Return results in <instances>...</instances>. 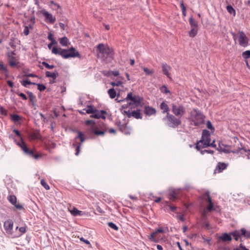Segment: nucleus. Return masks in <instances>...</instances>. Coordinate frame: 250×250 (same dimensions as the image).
<instances>
[{
  "label": "nucleus",
  "mask_w": 250,
  "mask_h": 250,
  "mask_svg": "<svg viewBox=\"0 0 250 250\" xmlns=\"http://www.w3.org/2000/svg\"><path fill=\"white\" fill-rule=\"evenodd\" d=\"M56 44H52L50 42L48 44V47L49 49H52V53L55 55H60L64 59H67L70 58H82V56L80 53L76 50V49L72 46L68 49H62L57 46H54L53 45Z\"/></svg>",
  "instance_id": "f257e3e1"
},
{
  "label": "nucleus",
  "mask_w": 250,
  "mask_h": 250,
  "mask_svg": "<svg viewBox=\"0 0 250 250\" xmlns=\"http://www.w3.org/2000/svg\"><path fill=\"white\" fill-rule=\"evenodd\" d=\"M96 52L97 57L105 63L111 62L114 59V50L107 45L105 46L103 43L98 44L96 47Z\"/></svg>",
  "instance_id": "f03ea898"
},
{
  "label": "nucleus",
  "mask_w": 250,
  "mask_h": 250,
  "mask_svg": "<svg viewBox=\"0 0 250 250\" xmlns=\"http://www.w3.org/2000/svg\"><path fill=\"white\" fill-rule=\"evenodd\" d=\"M206 116L203 112L198 108H193L190 112L188 120L190 122L191 125L197 127L205 124Z\"/></svg>",
  "instance_id": "7ed1b4c3"
},
{
  "label": "nucleus",
  "mask_w": 250,
  "mask_h": 250,
  "mask_svg": "<svg viewBox=\"0 0 250 250\" xmlns=\"http://www.w3.org/2000/svg\"><path fill=\"white\" fill-rule=\"evenodd\" d=\"M9 138H11L14 140L15 144L21 147V149L23 151L24 153L28 156L38 159L42 157V154L38 153H36L35 151L31 149L28 147L26 143H21L20 142L18 141L12 135L9 136Z\"/></svg>",
  "instance_id": "20e7f679"
},
{
  "label": "nucleus",
  "mask_w": 250,
  "mask_h": 250,
  "mask_svg": "<svg viewBox=\"0 0 250 250\" xmlns=\"http://www.w3.org/2000/svg\"><path fill=\"white\" fill-rule=\"evenodd\" d=\"M85 124L86 125H92L90 130L92 133L96 136H104L107 131L106 125L104 123H102V124H99L98 125L101 130L98 129V126L95 125L96 122L94 120H86L85 122Z\"/></svg>",
  "instance_id": "39448f33"
},
{
  "label": "nucleus",
  "mask_w": 250,
  "mask_h": 250,
  "mask_svg": "<svg viewBox=\"0 0 250 250\" xmlns=\"http://www.w3.org/2000/svg\"><path fill=\"white\" fill-rule=\"evenodd\" d=\"M87 109H83V110H85L86 113L90 114V117L95 119H102L105 120L106 119L105 115L107 114L105 110H99L94 107L93 105L89 104L86 106Z\"/></svg>",
  "instance_id": "423d86ee"
},
{
  "label": "nucleus",
  "mask_w": 250,
  "mask_h": 250,
  "mask_svg": "<svg viewBox=\"0 0 250 250\" xmlns=\"http://www.w3.org/2000/svg\"><path fill=\"white\" fill-rule=\"evenodd\" d=\"M181 118L167 113L166 116L163 118V120L165 121L167 125L171 128H176L182 124Z\"/></svg>",
  "instance_id": "0eeeda50"
},
{
  "label": "nucleus",
  "mask_w": 250,
  "mask_h": 250,
  "mask_svg": "<svg viewBox=\"0 0 250 250\" xmlns=\"http://www.w3.org/2000/svg\"><path fill=\"white\" fill-rule=\"evenodd\" d=\"M125 100L126 101H130L131 104L134 105L135 107H142L144 104V103L142 102L143 98L139 95L133 96L132 92L127 94Z\"/></svg>",
  "instance_id": "6e6552de"
},
{
  "label": "nucleus",
  "mask_w": 250,
  "mask_h": 250,
  "mask_svg": "<svg viewBox=\"0 0 250 250\" xmlns=\"http://www.w3.org/2000/svg\"><path fill=\"white\" fill-rule=\"evenodd\" d=\"M171 106L173 115L176 117L181 118L185 114L186 109L182 104H176L175 103H172L171 104Z\"/></svg>",
  "instance_id": "1a4fd4ad"
},
{
  "label": "nucleus",
  "mask_w": 250,
  "mask_h": 250,
  "mask_svg": "<svg viewBox=\"0 0 250 250\" xmlns=\"http://www.w3.org/2000/svg\"><path fill=\"white\" fill-rule=\"evenodd\" d=\"M239 43L240 46L246 47L249 45V39L243 31H239Z\"/></svg>",
  "instance_id": "9d476101"
},
{
  "label": "nucleus",
  "mask_w": 250,
  "mask_h": 250,
  "mask_svg": "<svg viewBox=\"0 0 250 250\" xmlns=\"http://www.w3.org/2000/svg\"><path fill=\"white\" fill-rule=\"evenodd\" d=\"M232 238L231 237L230 232L229 233L224 232L219 236L218 238L217 243L220 242L224 243H229L231 241Z\"/></svg>",
  "instance_id": "9b49d317"
},
{
  "label": "nucleus",
  "mask_w": 250,
  "mask_h": 250,
  "mask_svg": "<svg viewBox=\"0 0 250 250\" xmlns=\"http://www.w3.org/2000/svg\"><path fill=\"white\" fill-rule=\"evenodd\" d=\"M7 200L8 201L15 207L19 210L24 209L22 205L17 203V197L14 195H11L7 197Z\"/></svg>",
  "instance_id": "f8f14e48"
},
{
  "label": "nucleus",
  "mask_w": 250,
  "mask_h": 250,
  "mask_svg": "<svg viewBox=\"0 0 250 250\" xmlns=\"http://www.w3.org/2000/svg\"><path fill=\"white\" fill-rule=\"evenodd\" d=\"M41 13L45 18V21L50 24H53L56 21V18L44 9L41 11Z\"/></svg>",
  "instance_id": "ddd939ff"
},
{
  "label": "nucleus",
  "mask_w": 250,
  "mask_h": 250,
  "mask_svg": "<svg viewBox=\"0 0 250 250\" xmlns=\"http://www.w3.org/2000/svg\"><path fill=\"white\" fill-rule=\"evenodd\" d=\"M4 228L6 233L10 235L13 234V222L12 220L9 219L4 223Z\"/></svg>",
  "instance_id": "4468645a"
},
{
  "label": "nucleus",
  "mask_w": 250,
  "mask_h": 250,
  "mask_svg": "<svg viewBox=\"0 0 250 250\" xmlns=\"http://www.w3.org/2000/svg\"><path fill=\"white\" fill-rule=\"evenodd\" d=\"M231 152L235 154H238L239 153H240L241 154H243L244 152H247L248 153L247 155V158L248 159H250L249 155H250V149H247L245 147H242L241 148L239 147L237 149L231 150Z\"/></svg>",
  "instance_id": "2eb2a0df"
},
{
  "label": "nucleus",
  "mask_w": 250,
  "mask_h": 250,
  "mask_svg": "<svg viewBox=\"0 0 250 250\" xmlns=\"http://www.w3.org/2000/svg\"><path fill=\"white\" fill-rule=\"evenodd\" d=\"M25 92L28 95L29 98V101L32 103V106L33 107H36L37 106L36 104V96L33 94V93L28 90L25 91Z\"/></svg>",
  "instance_id": "dca6fc26"
},
{
  "label": "nucleus",
  "mask_w": 250,
  "mask_h": 250,
  "mask_svg": "<svg viewBox=\"0 0 250 250\" xmlns=\"http://www.w3.org/2000/svg\"><path fill=\"white\" fill-rule=\"evenodd\" d=\"M228 167V164L223 162H219L214 170V172L217 171L218 173L222 172L223 170L226 169Z\"/></svg>",
  "instance_id": "f3484780"
},
{
  "label": "nucleus",
  "mask_w": 250,
  "mask_h": 250,
  "mask_svg": "<svg viewBox=\"0 0 250 250\" xmlns=\"http://www.w3.org/2000/svg\"><path fill=\"white\" fill-rule=\"evenodd\" d=\"M222 146H224V147H227L228 146L226 145L223 144L222 142H219L218 144V147L216 148V150L221 152H224L226 154H229L231 153V150L229 149H225L224 148H222Z\"/></svg>",
  "instance_id": "a211bd4d"
},
{
  "label": "nucleus",
  "mask_w": 250,
  "mask_h": 250,
  "mask_svg": "<svg viewBox=\"0 0 250 250\" xmlns=\"http://www.w3.org/2000/svg\"><path fill=\"white\" fill-rule=\"evenodd\" d=\"M156 109L149 106H145L144 113L148 116H151L152 115H154L156 113Z\"/></svg>",
  "instance_id": "6ab92c4d"
},
{
  "label": "nucleus",
  "mask_w": 250,
  "mask_h": 250,
  "mask_svg": "<svg viewBox=\"0 0 250 250\" xmlns=\"http://www.w3.org/2000/svg\"><path fill=\"white\" fill-rule=\"evenodd\" d=\"M119 130L125 135L130 134L131 128L127 125V124H122V126Z\"/></svg>",
  "instance_id": "aec40b11"
},
{
  "label": "nucleus",
  "mask_w": 250,
  "mask_h": 250,
  "mask_svg": "<svg viewBox=\"0 0 250 250\" xmlns=\"http://www.w3.org/2000/svg\"><path fill=\"white\" fill-rule=\"evenodd\" d=\"M131 117H133L136 119H142L143 116L141 113V110L140 109H137V110L130 112V118Z\"/></svg>",
  "instance_id": "412c9836"
},
{
  "label": "nucleus",
  "mask_w": 250,
  "mask_h": 250,
  "mask_svg": "<svg viewBox=\"0 0 250 250\" xmlns=\"http://www.w3.org/2000/svg\"><path fill=\"white\" fill-rule=\"evenodd\" d=\"M178 192L176 190L173 189L169 192V195H168V196H169L168 198L170 200L174 201L177 199H178Z\"/></svg>",
  "instance_id": "4be33fe9"
},
{
  "label": "nucleus",
  "mask_w": 250,
  "mask_h": 250,
  "mask_svg": "<svg viewBox=\"0 0 250 250\" xmlns=\"http://www.w3.org/2000/svg\"><path fill=\"white\" fill-rule=\"evenodd\" d=\"M77 132L78 133V135L75 138V140H77L79 139L80 140V143L79 144H82L85 141L86 138L83 132L81 131H77Z\"/></svg>",
  "instance_id": "5701e85b"
},
{
  "label": "nucleus",
  "mask_w": 250,
  "mask_h": 250,
  "mask_svg": "<svg viewBox=\"0 0 250 250\" xmlns=\"http://www.w3.org/2000/svg\"><path fill=\"white\" fill-rule=\"evenodd\" d=\"M58 76L59 73L56 70H55L53 72H50V71H47L45 72L46 77L51 78L54 80H56Z\"/></svg>",
  "instance_id": "b1692460"
},
{
  "label": "nucleus",
  "mask_w": 250,
  "mask_h": 250,
  "mask_svg": "<svg viewBox=\"0 0 250 250\" xmlns=\"http://www.w3.org/2000/svg\"><path fill=\"white\" fill-rule=\"evenodd\" d=\"M241 236L244 237L246 239H250V231H248L245 228H241L240 230Z\"/></svg>",
  "instance_id": "393cba45"
},
{
  "label": "nucleus",
  "mask_w": 250,
  "mask_h": 250,
  "mask_svg": "<svg viewBox=\"0 0 250 250\" xmlns=\"http://www.w3.org/2000/svg\"><path fill=\"white\" fill-rule=\"evenodd\" d=\"M170 69V67L167 63L163 64L162 70L164 74L166 75L168 78L170 79V74L168 73V70Z\"/></svg>",
  "instance_id": "a878e982"
},
{
  "label": "nucleus",
  "mask_w": 250,
  "mask_h": 250,
  "mask_svg": "<svg viewBox=\"0 0 250 250\" xmlns=\"http://www.w3.org/2000/svg\"><path fill=\"white\" fill-rule=\"evenodd\" d=\"M231 237L232 236L235 241H238L240 237L241 233L239 230H235L230 232Z\"/></svg>",
  "instance_id": "bb28decb"
},
{
  "label": "nucleus",
  "mask_w": 250,
  "mask_h": 250,
  "mask_svg": "<svg viewBox=\"0 0 250 250\" xmlns=\"http://www.w3.org/2000/svg\"><path fill=\"white\" fill-rule=\"evenodd\" d=\"M160 109L163 110V113H166L167 114V113H169V108L167 105V104L164 102H162L160 105Z\"/></svg>",
  "instance_id": "cd10ccee"
},
{
  "label": "nucleus",
  "mask_w": 250,
  "mask_h": 250,
  "mask_svg": "<svg viewBox=\"0 0 250 250\" xmlns=\"http://www.w3.org/2000/svg\"><path fill=\"white\" fill-rule=\"evenodd\" d=\"M70 212L74 216H82L84 214L83 211L78 210L75 207H74L70 211Z\"/></svg>",
  "instance_id": "c85d7f7f"
},
{
  "label": "nucleus",
  "mask_w": 250,
  "mask_h": 250,
  "mask_svg": "<svg viewBox=\"0 0 250 250\" xmlns=\"http://www.w3.org/2000/svg\"><path fill=\"white\" fill-rule=\"evenodd\" d=\"M189 23L191 28H198L197 22L193 18L190 17L189 19Z\"/></svg>",
  "instance_id": "c756f323"
},
{
  "label": "nucleus",
  "mask_w": 250,
  "mask_h": 250,
  "mask_svg": "<svg viewBox=\"0 0 250 250\" xmlns=\"http://www.w3.org/2000/svg\"><path fill=\"white\" fill-rule=\"evenodd\" d=\"M198 28H191V30L188 32V35L190 37H195L198 33Z\"/></svg>",
  "instance_id": "7c9ffc66"
},
{
  "label": "nucleus",
  "mask_w": 250,
  "mask_h": 250,
  "mask_svg": "<svg viewBox=\"0 0 250 250\" xmlns=\"http://www.w3.org/2000/svg\"><path fill=\"white\" fill-rule=\"evenodd\" d=\"M30 137L33 140H39L40 137L39 131L35 132H31L29 134Z\"/></svg>",
  "instance_id": "2f4dec72"
},
{
  "label": "nucleus",
  "mask_w": 250,
  "mask_h": 250,
  "mask_svg": "<svg viewBox=\"0 0 250 250\" xmlns=\"http://www.w3.org/2000/svg\"><path fill=\"white\" fill-rule=\"evenodd\" d=\"M10 119L14 122H18L21 120V117L17 114H12L10 115Z\"/></svg>",
  "instance_id": "473e14b6"
},
{
  "label": "nucleus",
  "mask_w": 250,
  "mask_h": 250,
  "mask_svg": "<svg viewBox=\"0 0 250 250\" xmlns=\"http://www.w3.org/2000/svg\"><path fill=\"white\" fill-rule=\"evenodd\" d=\"M108 94L109 95V97L111 99H114L116 97V96H117L118 94H117L116 91H115V89L113 88H110L108 90Z\"/></svg>",
  "instance_id": "72a5a7b5"
},
{
  "label": "nucleus",
  "mask_w": 250,
  "mask_h": 250,
  "mask_svg": "<svg viewBox=\"0 0 250 250\" xmlns=\"http://www.w3.org/2000/svg\"><path fill=\"white\" fill-rule=\"evenodd\" d=\"M13 132L15 134V135L20 138V143H26L23 140L22 136L21 135V133L19 130L16 129H14Z\"/></svg>",
  "instance_id": "f704fd0d"
},
{
  "label": "nucleus",
  "mask_w": 250,
  "mask_h": 250,
  "mask_svg": "<svg viewBox=\"0 0 250 250\" xmlns=\"http://www.w3.org/2000/svg\"><path fill=\"white\" fill-rule=\"evenodd\" d=\"M59 42L60 44H61V45H62L63 46H67L68 45V40L65 36L60 38Z\"/></svg>",
  "instance_id": "c9c22d12"
},
{
  "label": "nucleus",
  "mask_w": 250,
  "mask_h": 250,
  "mask_svg": "<svg viewBox=\"0 0 250 250\" xmlns=\"http://www.w3.org/2000/svg\"><path fill=\"white\" fill-rule=\"evenodd\" d=\"M209 136H210V133L208 130L207 129L203 130L201 139L205 140L206 138H208Z\"/></svg>",
  "instance_id": "e433bc0d"
},
{
  "label": "nucleus",
  "mask_w": 250,
  "mask_h": 250,
  "mask_svg": "<svg viewBox=\"0 0 250 250\" xmlns=\"http://www.w3.org/2000/svg\"><path fill=\"white\" fill-rule=\"evenodd\" d=\"M21 84L22 86L25 87H27V85H35V83L34 82H31L30 81L29 79H26L25 80H23L21 82Z\"/></svg>",
  "instance_id": "4c0bfd02"
},
{
  "label": "nucleus",
  "mask_w": 250,
  "mask_h": 250,
  "mask_svg": "<svg viewBox=\"0 0 250 250\" xmlns=\"http://www.w3.org/2000/svg\"><path fill=\"white\" fill-rule=\"evenodd\" d=\"M73 146L74 147H75V155L76 156H78L80 152V149L81 147V144H77V143H74L73 144Z\"/></svg>",
  "instance_id": "58836bf2"
},
{
  "label": "nucleus",
  "mask_w": 250,
  "mask_h": 250,
  "mask_svg": "<svg viewBox=\"0 0 250 250\" xmlns=\"http://www.w3.org/2000/svg\"><path fill=\"white\" fill-rule=\"evenodd\" d=\"M226 9L228 12L230 14H232L234 16H235L236 11L233 8V7L231 5H228L226 7Z\"/></svg>",
  "instance_id": "ea45409f"
},
{
  "label": "nucleus",
  "mask_w": 250,
  "mask_h": 250,
  "mask_svg": "<svg viewBox=\"0 0 250 250\" xmlns=\"http://www.w3.org/2000/svg\"><path fill=\"white\" fill-rule=\"evenodd\" d=\"M160 90L164 94H171L170 90L167 89V86L165 84L160 87Z\"/></svg>",
  "instance_id": "a19ab883"
},
{
  "label": "nucleus",
  "mask_w": 250,
  "mask_h": 250,
  "mask_svg": "<svg viewBox=\"0 0 250 250\" xmlns=\"http://www.w3.org/2000/svg\"><path fill=\"white\" fill-rule=\"evenodd\" d=\"M49 6L51 7L52 5L57 6V9H60L61 11L58 12V13H60V14L62 13V7L57 3L54 2L53 0H50L49 2Z\"/></svg>",
  "instance_id": "79ce46f5"
},
{
  "label": "nucleus",
  "mask_w": 250,
  "mask_h": 250,
  "mask_svg": "<svg viewBox=\"0 0 250 250\" xmlns=\"http://www.w3.org/2000/svg\"><path fill=\"white\" fill-rule=\"evenodd\" d=\"M107 225L109 228L118 231L119 230L118 227L115 223L112 222H108Z\"/></svg>",
  "instance_id": "37998d69"
},
{
  "label": "nucleus",
  "mask_w": 250,
  "mask_h": 250,
  "mask_svg": "<svg viewBox=\"0 0 250 250\" xmlns=\"http://www.w3.org/2000/svg\"><path fill=\"white\" fill-rule=\"evenodd\" d=\"M142 68L144 70V71L145 72L147 76H151L153 73V71L149 70L148 68L145 67V66H142Z\"/></svg>",
  "instance_id": "c03bdc74"
},
{
  "label": "nucleus",
  "mask_w": 250,
  "mask_h": 250,
  "mask_svg": "<svg viewBox=\"0 0 250 250\" xmlns=\"http://www.w3.org/2000/svg\"><path fill=\"white\" fill-rule=\"evenodd\" d=\"M16 55V53L14 51H11L8 52L7 53V56L8 57V59H9V61L15 60V57L13 56L14 55Z\"/></svg>",
  "instance_id": "a18cd8bd"
},
{
  "label": "nucleus",
  "mask_w": 250,
  "mask_h": 250,
  "mask_svg": "<svg viewBox=\"0 0 250 250\" xmlns=\"http://www.w3.org/2000/svg\"><path fill=\"white\" fill-rule=\"evenodd\" d=\"M242 57L246 60L250 58V50H246L242 54Z\"/></svg>",
  "instance_id": "49530a36"
},
{
  "label": "nucleus",
  "mask_w": 250,
  "mask_h": 250,
  "mask_svg": "<svg viewBox=\"0 0 250 250\" xmlns=\"http://www.w3.org/2000/svg\"><path fill=\"white\" fill-rule=\"evenodd\" d=\"M102 73L104 76L107 77H111L112 76V71L111 70H103Z\"/></svg>",
  "instance_id": "de8ad7c7"
},
{
  "label": "nucleus",
  "mask_w": 250,
  "mask_h": 250,
  "mask_svg": "<svg viewBox=\"0 0 250 250\" xmlns=\"http://www.w3.org/2000/svg\"><path fill=\"white\" fill-rule=\"evenodd\" d=\"M35 85H37L38 90L40 91H43L46 88L45 85L42 83H35Z\"/></svg>",
  "instance_id": "09e8293b"
},
{
  "label": "nucleus",
  "mask_w": 250,
  "mask_h": 250,
  "mask_svg": "<svg viewBox=\"0 0 250 250\" xmlns=\"http://www.w3.org/2000/svg\"><path fill=\"white\" fill-rule=\"evenodd\" d=\"M47 38L49 41H51V42L52 43V44H57V42L53 38V35L52 33H50L48 34Z\"/></svg>",
  "instance_id": "8fccbe9b"
},
{
  "label": "nucleus",
  "mask_w": 250,
  "mask_h": 250,
  "mask_svg": "<svg viewBox=\"0 0 250 250\" xmlns=\"http://www.w3.org/2000/svg\"><path fill=\"white\" fill-rule=\"evenodd\" d=\"M207 127L210 129L211 131L213 132L215 130V128L212 125L211 122L210 121H208L206 123Z\"/></svg>",
  "instance_id": "3c124183"
},
{
  "label": "nucleus",
  "mask_w": 250,
  "mask_h": 250,
  "mask_svg": "<svg viewBox=\"0 0 250 250\" xmlns=\"http://www.w3.org/2000/svg\"><path fill=\"white\" fill-rule=\"evenodd\" d=\"M208 212H212V211L215 210V208L213 203L209 204L208 206L207 207L206 209Z\"/></svg>",
  "instance_id": "603ef678"
},
{
  "label": "nucleus",
  "mask_w": 250,
  "mask_h": 250,
  "mask_svg": "<svg viewBox=\"0 0 250 250\" xmlns=\"http://www.w3.org/2000/svg\"><path fill=\"white\" fill-rule=\"evenodd\" d=\"M41 184L44 187V188L45 189H46V190H48L50 189L49 186L47 184V183L44 179L41 180Z\"/></svg>",
  "instance_id": "864d4df0"
},
{
  "label": "nucleus",
  "mask_w": 250,
  "mask_h": 250,
  "mask_svg": "<svg viewBox=\"0 0 250 250\" xmlns=\"http://www.w3.org/2000/svg\"><path fill=\"white\" fill-rule=\"evenodd\" d=\"M199 143L201 144L202 148H207L209 147V144L207 143L205 140L201 139L199 141Z\"/></svg>",
  "instance_id": "5fc2aeb1"
},
{
  "label": "nucleus",
  "mask_w": 250,
  "mask_h": 250,
  "mask_svg": "<svg viewBox=\"0 0 250 250\" xmlns=\"http://www.w3.org/2000/svg\"><path fill=\"white\" fill-rule=\"evenodd\" d=\"M23 73H24V74L22 75L23 77H37V76L33 73L26 74L25 70H23Z\"/></svg>",
  "instance_id": "6e6d98bb"
},
{
  "label": "nucleus",
  "mask_w": 250,
  "mask_h": 250,
  "mask_svg": "<svg viewBox=\"0 0 250 250\" xmlns=\"http://www.w3.org/2000/svg\"><path fill=\"white\" fill-rule=\"evenodd\" d=\"M42 64L44 67H45L46 68H47L48 69H53L55 67V66L54 65H50L49 64H48L47 62H42Z\"/></svg>",
  "instance_id": "4d7b16f0"
},
{
  "label": "nucleus",
  "mask_w": 250,
  "mask_h": 250,
  "mask_svg": "<svg viewBox=\"0 0 250 250\" xmlns=\"http://www.w3.org/2000/svg\"><path fill=\"white\" fill-rule=\"evenodd\" d=\"M204 196L205 198L206 197H207V199L206 201L208 203V204H210V203H213L212 201L211 198L210 197V196L209 195V193L208 192H206L204 195Z\"/></svg>",
  "instance_id": "13d9d810"
},
{
  "label": "nucleus",
  "mask_w": 250,
  "mask_h": 250,
  "mask_svg": "<svg viewBox=\"0 0 250 250\" xmlns=\"http://www.w3.org/2000/svg\"><path fill=\"white\" fill-rule=\"evenodd\" d=\"M0 71L3 73H7L8 71L7 67L4 65L2 62H0Z\"/></svg>",
  "instance_id": "bf43d9fd"
},
{
  "label": "nucleus",
  "mask_w": 250,
  "mask_h": 250,
  "mask_svg": "<svg viewBox=\"0 0 250 250\" xmlns=\"http://www.w3.org/2000/svg\"><path fill=\"white\" fill-rule=\"evenodd\" d=\"M15 93L18 96H19L20 97H21L22 100H27V96L23 93L19 92V91L15 92Z\"/></svg>",
  "instance_id": "052dcab7"
},
{
  "label": "nucleus",
  "mask_w": 250,
  "mask_h": 250,
  "mask_svg": "<svg viewBox=\"0 0 250 250\" xmlns=\"http://www.w3.org/2000/svg\"><path fill=\"white\" fill-rule=\"evenodd\" d=\"M0 113L1 115L6 116L7 115V110L0 105Z\"/></svg>",
  "instance_id": "680f3d73"
},
{
  "label": "nucleus",
  "mask_w": 250,
  "mask_h": 250,
  "mask_svg": "<svg viewBox=\"0 0 250 250\" xmlns=\"http://www.w3.org/2000/svg\"><path fill=\"white\" fill-rule=\"evenodd\" d=\"M165 231L162 228L160 227L159 229H156L154 231H153V234L157 235L159 233H164Z\"/></svg>",
  "instance_id": "e2e57ef3"
},
{
  "label": "nucleus",
  "mask_w": 250,
  "mask_h": 250,
  "mask_svg": "<svg viewBox=\"0 0 250 250\" xmlns=\"http://www.w3.org/2000/svg\"><path fill=\"white\" fill-rule=\"evenodd\" d=\"M207 212L208 211L206 209H205L203 210L201 214L202 217L205 221H206L207 220Z\"/></svg>",
  "instance_id": "0e129e2a"
},
{
  "label": "nucleus",
  "mask_w": 250,
  "mask_h": 250,
  "mask_svg": "<svg viewBox=\"0 0 250 250\" xmlns=\"http://www.w3.org/2000/svg\"><path fill=\"white\" fill-rule=\"evenodd\" d=\"M200 153L202 155H204L205 153H208L213 154L214 153V151L212 150L205 149V150H201Z\"/></svg>",
  "instance_id": "69168bd1"
},
{
  "label": "nucleus",
  "mask_w": 250,
  "mask_h": 250,
  "mask_svg": "<svg viewBox=\"0 0 250 250\" xmlns=\"http://www.w3.org/2000/svg\"><path fill=\"white\" fill-rule=\"evenodd\" d=\"M122 82L121 81H118L117 82H113L110 83V84L113 86H118L122 85Z\"/></svg>",
  "instance_id": "338daca9"
},
{
  "label": "nucleus",
  "mask_w": 250,
  "mask_h": 250,
  "mask_svg": "<svg viewBox=\"0 0 250 250\" xmlns=\"http://www.w3.org/2000/svg\"><path fill=\"white\" fill-rule=\"evenodd\" d=\"M80 240H81V241L83 242L84 243H85L86 244L88 245L89 248H92V246H91L90 242L88 240L85 239L83 237L80 238Z\"/></svg>",
  "instance_id": "774afa93"
}]
</instances>
